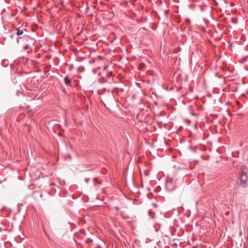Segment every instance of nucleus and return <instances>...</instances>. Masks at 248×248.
<instances>
[{"label":"nucleus","mask_w":248,"mask_h":248,"mask_svg":"<svg viewBox=\"0 0 248 248\" xmlns=\"http://www.w3.org/2000/svg\"><path fill=\"white\" fill-rule=\"evenodd\" d=\"M240 185L242 187L248 186V175L244 172H242L241 176Z\"/></svg>","instance_id":"1"},{"label":"nucleus","mask_w":248,"mask_h":248,"mask_svg":"<svg viewBox=\"0 0 248 248\" xmlns=\"http://www.w3.org/2000/svg\"><path fill=\"white\" fill-rule=\"evenodd\" d=\"M64 82L66 84L69 85L71 82V80L67 77H66L64 78Z\"/></svg>","instance_id":"2"},{"label":"nucleus","mask_w":248,"mask_h":248,"mask_svg":"<svg viewBox=\"0 0 248 248\" xmlns=\"http://www.w3.org/2000/svg\"><path fill=\"white\" fill-rule=\"evenodd\" d=\"M23 30H20L19 29H17V33L16 34L18 36L21 35L23 34Z\"/></svg>","instance_id":"3"},{"label":"nucleus","mask_w":248,"mask_h":248,"mask_svg":"<svg viewBox=\"0 0 248 248\" xmlns=\"http://www.w3.org/2000/svg\"><path fill=\"white\" fill-rule=\"evenodd\" d=\"M185 122L187 124H190V123H191V121L190 120H188V119H186L185 120Z\"/></svg>","instance_id":"4"},{"label":"nucleus","mask_w":248,"mask_h":248,"mask_svg":"<svg viewBox=\"0 0 248 248\" xmlns=\"http://www.w3.org/2000/svg\"><path fill=\"white\" fill-rule=\"evenodd\" d=\"M28 47H29V46H28V45H26L24 47V50H26V49H27Z\"/></svg>","instance_id":"5"},{"label":"nucleus","mask_w":248,"mask_h":248,"mask_svg":"<svg viewBox=\"0 0 248 248\" xmlns=\"http://www.w3.org/2000/svg\"><path fill=\"white\" fill-rule=\"evenodd\" d=\"M21 37H18V39H17V43H19V39H21Z\"/></svg>","instance_id":"6"},{"label":"nucleus","mask_w":248,"mask_h":248,"mask_svg":"<svg viewBox=\"0 0 248 248\" xmlns=\"http://www.w3.org/2000/svg\"><path fill=\"white\" fill-rule=\"evenodd\" d=\"M24 37H26V38H28V36H24Z\"/></svg>","instance_id":"7"}]
</instances>
